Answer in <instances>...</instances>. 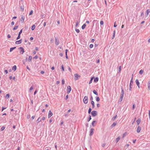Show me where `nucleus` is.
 Listing matches in <instances>:
<instances>
[{"label": "nucleus", "instance_id": "nucleus-1", "mask_svg": "<svg viewBox=\"0 0 150 150\" xmlns=\"http://www.w3.org/2000/svg\"><path fill=\"white\" fill-rule=\"evenodd\" d=\"M83 102L85 104H87L88 103V98L87 96H85L83 99Z\"/></svg>", "mask_w": 150, "mask_h": 150}, {"label": "nucleus", "instance_id": "nucleus-2", "mask_svg": "<svg viewBox=\"0 0 150 150\" xmlns=\"http://www.w3.org/2000/svg\"><path fill=\"white\" fill-rule=\"evenodd\" d=\"M133 81L132 79H132L130 81V82L129 84V90L130 91H132V86L133 84Z\"/></svg>", "mask_w": 150, "mask_h": 150}, {"label": "nucleus", "instance_id": "nucleus-3", "mask_svg": "<svg viewBox=\"0 0 150 150\" xmlns=\"http://www.w3.org/2000/svg\"><path fill=\"white\" fill-rule=\"evenodd\" d=\"M91 114L93 117H95L97 115V112L96 111L93 110L91 112Z\"/></svg>", "mask_w": 150, "mask_h": 150}, {"label": "nucleus", "instance_id": "nucleus-4", "mask_svg": "<svg viewBox=\"0 0 150 150\" xmlns=\"http://www.w3.org/2000/svg\"><path fill=\"white\" fill-rule=\"evenodd\" d=\"M74 80L76 81L78 79V78L79 77H80V75H79L77 74H74Z\"/></svg>", "mask_w": 150, "mask_h": 150}, {"label": "nucleus", "instance_id": "nucleus-5", "mask_svg": "<svg viewBox=\"0 0 150 150\" xmlns=\"http://www.w3.org/2000/svg\"><path fill=\"white\" fill-rule=\"evenodd\" d=\"M19 49H20V53L22 54H23L25 52L24 48L22 47H19Z\"/></svg>", "mask_w": 150, "mask_h": 150}, {"label": "nucleus", "instance_id": "nucleus-6", "mask_svg": "<svg viewBox=\"0 0 150 150\" xmlns=\"http://www.w3.org/2000/svg\"><path fill=\"white\" fill-rule=\"evenodd\" d=\"M22 30H23V29H21L20 31L19 32V33L18 36L17 37V39H16L17 40H18L20 38V35H21V34L22 33Z\"/></svg>", "mask_w": 150, "mask_h": 150}, {"label": "nucleus", "instance_id": "nucleus-7", "mask_svg": "<svg viewBox=\"0 0 150 150\" xmlns=\"http://www.w3.org/2000/svg\"><path fill=\"white\" fill-rule=\"evenodd\" d=\"M55 43L56 45H57L59 44V41L57 38H55Z\"/></svg>", "mask_w": 150, "mask_h": 150}, {"label": "nucleus", "instance_id": "nucleus-8", "mask_svg": "<svg viewBox=\"0 0 150 150\" xmlns=\"http://www.w3.org/2000/svg\"><path fill=\"white\" fill-rule=\"evenodd\" d=\"M71 90V88L70 86H68L67 87V93H69Z\"/></svg>", "mask_w": 150, "mask_h": 150}, {"label": "nucleus", "instance_id": "nucleus-9", "mask_svg": "<svg viewBox=\"0 0 150 150\" xmlns=\"http://www.w3.org/2000/svg\"><path fill=\"white\" fill-rule=\"evenodd\" d=\"M94 129L93 128H91V129L90 131L89 135L91 136L93 135V133Z\"/></svg>", "mask_w": 150, "mask_h": 150}, {"label": "nucleus", "instance_id": "nucleus-10", "mask_svg": "<svg viewBox=\"0 0 150 150\" xmlns=\"http://www.w3.org/2000/svg\"><path fill=\"white\" fill-rule=\"evenodd\" d=\"M53 115V113L51 112L50 110L49 111L48 114V118H50Z\"/></svg>", "mask_w": 150, "mask_h": 150}, {"label": "nucleus", "instance_id": "nucleus-11", "mask_svg": "<svg viewBox=\"0 0 150 150\" xmlns=\"http://www.w3.org/2000/svg\"><path fill=\"white\" fill-rule=\"evenodd\" d=\"M21 16V23H23V22L24 20L25 19V17L23 15H22Z\"/></svg>", "mask_w": 150, "mask_h": 150}, {"label": "nucleus", "instance_id": "nucleus-12", "mask_svg": "<svg viewBox=\"0 0 150 150\" xmlns=\"http://www.w3.org/2000/svg\"><path fill=\"white\" fill-rule=\"evenodd\" d=\"M22 39H21L18 41H17L15 42V44L18 45L20 44L22 42Z\"/></svg>", "mask_w": 150, "mask_h": 150}, {"label": "nucleus", "instance_id": "nucleus-13", "mask_svg": "<svg viewBox=\"0 0 150 150\" xmlns=\"http://www.w3.org/2000/svg\"><path fill=\"white\" fill-rule=\"evenodd\" d=\"M141 127H140V126H138L137 130V133H139L140 132L141 130Z\"/></svg>", "mask_w": 150, "mask_h": 150}, {"label": "nucleus", "instance_id": "nucleus-14", "mask_svg": "<svg viewBox=\"0 0 150 150\" xmlns=\"http://www.w3.org/2000/svg\"><path fill=\"white\" fill-rule=\"evenodd\" d=\"M135 82L136 83L138 87H139V88L140 83H139V82L138 80L137 79H136V80L135 81Z\"/></svg>", "mask_w": 150, "mask_h": 150}, {"label": "nucleus", "instance_id": "nucleus-15", "mask_svg": "<svg viewBox=\"0 0 150 150\" xmlns=\"http://www.w3.org/2000/svg\"><path fill=\"white\" fill-rule=\"evenodd\" d=\"M150 12V9H148L146 11V16L147 17L149 13Z\"/></svg>", "mask_w": 150, "mask_h": 150}, {"label": "nucleus", "instance_id": "nucleus-16", "mask_svg": "<svg viewBox=\"0 0 150 150\" xmlns=\"http://www.w3.org/2000/svg\"><path fill=\"white\" fill-rule=\"evenodd\" d=\"M17 69V67L16 65L12 67V69L14 71H15Z\"/></svg>", "mask_w": 150, "mask_h": 150}, {"label": "nucleus", "instance_id": "nucleus-17", "mask_svg": "<svg viewBox=\"0 0 150 150\" xmlns=\"http://www.w3.org/2000/svg\"><path fill=\"white\" fill-rule=\"evenodd\" d=\"M141 122V119L140 118H138L137 120V122L138 125H139Z\"/></svg>", "mask_w": 150, "mask_h": 150}, {"label": "nucleus", "instance_id": "nucleus-18", "mask_svg": "<svg viewBox=\"0 0 150 150\" xmlns=\"http://www.w3.org/2000/svg\"><path fill=\"white\" fill-rule=\"evenodd\" d=\"M98 81V77H96L94 78V81L95 82H97Z\"/></svg>", "mask_w": 150, "mask_h": 150}, {"label": "nucleus", "instance_id": "nucleus-19", "mask_svg": "<svg viewBox=\"0 0 150 150\" xmlns=\"http://www.w3.org/2000/svg\"><path fill=\"white\" fill-rule=\"evenodd\" d=\"M91 104L92 105V108H93L95 107L94 102L93 101H91Z\"/></svg>", "mask_w": 150, "mask_h": 150}, {"label": "nucleus", "instance_id": "nucleus-20", "mask_svg": "<svg viewBox=\"0 0 150 150\" xmlns=\"http://www.w3.org/2000/svg\"><path fill=\"white\" fill-rule=\"evenodd\" d=\"M32 58V57L31 56H30L29 57V58H28V61L29 62H30L31 61Z\"/></svg>", "mask_w": 150, "mask_h": 150}, {"label": "nucleus", "instance_id": "nucleus-21", "mask_svg": "<svg viewBox=\"0 0 150 150\" xmlns=\"http://www.w3.org/2000/svg\"><path fill=\"white\" fill-rule=\"evenodd\" d=\"M16 48V47H11L10 48V52H12L13 50L15 49Z\"/></svg>", "mask_w": 150, "mask_h": 150}, {"label": "nucleus", "instance_id": "nucleus-22", "mask_svg": "<svg viewBox=\"0 0 150 150\" xmlns=\"http://www.w3.org/2000/svg\"><path fill=\"white\" fill-rule=\"evenodd\" d=\"M86 26V24L85 23V24H84L81 27V28L83 30L84 29V28H85Z\"/></svg>", "mask_w": 150, "mask_h": 150}, {"label": "nucleus", "instance_id": "nucleus-23", "mask_svg": "<svg viewBox=\"0 0 150 150\" xmlns=\"http://www.w3.org/2000/svg\"><path fill=\"white\" fill-rule=\"evenodd\" d=\"M117 116V115H116L115 116L112 117L111 119L112 120L114 121L116 119V117Z\"/></svg>", "mask_w": 150, "mask_h": 150}, {"label": "nucleus", "instance_id": "nucleus-24", "mask_svg": "<svg viewBox=\"0 0 150 150\" xmlns=\"http://www.w3.org/2000/svg\"><path fill=\"white\" fill-rule=\"evenodd\" d=\"M148 87L149 90H150V81H149L148 82Z\"/></svg>", "mask_w": 150, "mask_h": 150}, {"label": "nucleus", "instance_id": "nucleus-25", "mask_svg": "<svg viewBox=\"0 0 150 150\" xmlns=\"http://www.w3.org/2000/svg\"><path fill=\"white\" fill-rule=\"evenodd\" d=\"M117 124V122H114L111 125L112 127H113L115 126Z\"/></svg>", "mask_w": 150, "mask_h": 150}, {"label": "nucleus", "instance_id": "nucleus-26", "mask_svg": "<svg viewBox=\"0 0 150 150\" xmlns=\"http://www.w3.org/2000/svg\"><path fill=\"white\" fill-rule=\"evenodd\" d=\"M93 93L96 96H98V93L95 90H94L93 91Z\"/></svg>", "mask_w": 150, "mask_h": 150}, {"label": "nucleus", "instance_id": "nucleus-27", "mask_svg": "<svg viewBox=\"0 0 150 150\" xmlns=\"http://www.w3.org/2000/svg\"><path fill=\"white\" fill-rule=\"evenodd\" d=\"M35 28V25L34 24L31 27V30H34Z\"/></svg>", "mask_w": 150, "mask_h": 150}, {"label": "nucleus", "instance_id": "nucleus-28", "mask_svg": "<svg viewBox=\"0 0 150 150\" xmlns=\"http://www.w3.org/2000/svg\"><path fill=\"white\" fill-rule=\"evenodd\" d=\"M120 138V137H118L116 139L115 141L116 143H117L119 141Z\"/></svg>", "mask_w": 150, "mask_h": 150}, {"label": "nucleus", "instance_id": "nucleus-29", "mask_svg": "<svg viewBox=\"0 0 150 150\" xmlns=\"http://www.w3.org/2000/svg\"><path fill=\"white\" fill-rule=\"evenodd\" d=\"M96 100L98 102L99 101L100 99L99 98L98 96H96Z\"/></svg>", "mask_w": 150, "mask_h": 150}, {"label": "nucleus", "instance_id": "nucleus-30", "mask_svg": "<svg viewBox=\"0 0 150 150\" xmlns=\"http://www.w3.org/2000/svg\"><path fill=\"white\" fill-rule=\"evenodd\" d=\"M20 8L21 11H23L24 10V6H21Z\"/></svg>", "mask_w": 150, "mask_h": 150}, {"label": "nucleus", "instance_id": "nucleus-31", "mask_svg": "<svg viewBox=\"0 0 150 150\" xmlns=\"http://www.w3.org/2000/svg\"><path fill=\"white\" fill-rule=\"evenodd\" d=\"M33 86H31L30 88V90H29V92H31V91L32 90H33Z\"/></svg>", "mask_w": 150, "mask_h": 150}, {"label": "nucleus", "instance_id": "nucleus-32", "mask_svg": "<svg viewBox=\"0 0 150 150\" xmlns=\"http://www.w3.org/2000/svg\"><path fill=\"white\" fill-rule=\"evenodd\" d=\"M96 122V121H93L92 122V125L93 127H94L95 126V125H94V123Z\"/></svg>", "mask_w": 150, "mask_h": 150}, {"label": "nucleus", "instance_id": "nucleus-33", "mask_svg": "<svg viewBox=\"0 0 150 150\" xmlns=\"http://www.w3.org/2000/svg\"><path fill=\"white\" fill-rule=\"evenodd\" d=\"M94 78V77H92L91 78V80L89 82V84H90L92 83V80Z\"/></svg>", "mask_w": 150, "mask_h": 150}, {"label": "nucleus", "instance_id": "nucleus-34", "mask_svg": "<svg viewBox=\"0 0 150 150\" xmlns=\"http://www.w3.org/2000/svg\"><path fill=\"white\" fill-rule=\"evenodd\" d=\"M92 110V109L90 108L88 110V112L89 114H90Z\"/></svg>", "mask_w": 150, "mask_h": 150}, {"label": "nucleus", "instance_id": "nucleus-35", "mask_svg": "<svg viewBox=\"0 0 150 150\" xmlns=\"http://www.w3.org/2000/svg\"><path fill=\"white\" fill-rule=\"evenodd\" d=\"M91 119V117L90 115H89V117L87 120L88 122H89Z\"/></svg>", "mask_w": 150, "mask_h": 150}, {"label": "nucleus", "instance_id": "nucleus-36", "mask_svg": "<svg viewBox=\"0 0 150 150\" xmlns=\"http://www.w3.org/2000/svg\"><path fill=\"white\" fill-rule=\"evenodd\" d=\"M122 91H121V94H124V91L123 89L122 88H121Z\"/></svg>", "mask_w": 150, "mask_h": 150}, {"label": "nucleus", "instance_id": "nucleus-37", "mask_svg": "<svg viewBox=\"0 0 150 150\" xmlns=\"http://www.w3.org/2000/svg\"><path fill=\"white\" fill-rule=\"evenodd\" d=\"M9 94H7L6 95V96H5V98H9Z\"/></svg>", "mask_w": 150, "mask_h": 150}, {"label": "nucleus", "instance_id": "nucleus-38", "mask_svg": "<svg viewBox=\"0 0 150 150\" xmlns=\"http://www.w3.org/2000/svg\"><path fill=\"white\" fill-rule=\"evenodd\" d=\"M5 127L3 126L1 128V131H3V130H4L5 129Z\"/></svg>", "mask_w": 150, "mask_h": 150}, {"label": "nucleus", "instance_id": "nucleus-39", "mask_svg": "<svg viewBox=\"0 0 150 150\" xmlns=\"http://www.w3.org/2000/svg\"><path fill=\"white\" fill-rule=\"evenodd\" d=\"M41 119L40 117H39L38 120H37V121L38 122H39L41 121Z\"/></svg>", "mask_w": 150, "mask_h": 150}, {"label": "nucleus", "instance_id": "nucleus-40", "mask_svg": "<svg viewBox=\"0 0 150 150\" xmlns=\"http://www.w3.org/2000/svg\"><path fill=\"white\" fill-rule=\"evenodd\" d=\"M143 70H141L139 71V73L140 74H143Z\"/></svg>", "mask_w": 150, "mask_h": 150}, {"label": "nucleus", "instance_id": "nucleus-41", "mask_svg": "<svg viewBox=\"0 0 150 150\" xmlns=\"http://www.w3.org/2000/svg\"><path fill=\"white\" fill-rule=\"evenodd\" d=\"M61 68H62V70L63 71H64V66L63 65H62L61 66Z\"/></svg>", "mask_w": 150, "mask_h": 150}, {"label": "nucleus", "instance_id": "nucleus-42", "mask_svg": "<svg viewBox=\"0 0 150 150\" xmlns=\"http://www.w3.org/2000/svg\"><path fill=\"white\" fill-rule=\"evenodd\" d=\"M135 107H136V106H135V104H133V106H132V109L134 110V108H135Z\"/></svg>", "mask_w": 150, "mask_h": 150}, {"label": "nucleus", "instance_id": "nucleus-43", "mask_svg": "<svg viewBox=\"0 0 150 150\" xmlns=\"http://www.w3.org/2000/svg\"><path fill=\"white\" fill-rule=\"evenodd\" d=\"M93 45L92 44H91L89 45V48H92L93 47Z\"/></svg>", "mask_w": 150, "mask_h": 150}, {"label": "nucleus", "instance_id": "nucleus-44", "mask_svg": "<svg viewBox=\"0 0 150 150\" xmlns=\"http://www.w3.org/2000/svg\"><path fill=\"white\" fill-rule=\"evenodd\" d=\"M121 66H120L119 68V70L118 71V72L119 73L121 71Z\"/></svg>", "mask_w": 150, "mask_h": 150}, {"label": "nucleus", "instance_id": "nucleus-45", "mask_svg": "<svg viewBox=\"0 0 150 150\" xmlns=\"http://www.w3.org/2000/svg\"><path fill=\"white\" fill-rule=\"evenodd\" d=\"M18 27V26H15L13 29V30H14L16 29Z\"/></svg>", "mask_w": 150, "mask_h": 150}, {"label": "nucleus", "instance_id": "nucleus-46", "mask_svg": "<svg viewBox=\"0 0 150 150\" xmlns=\"http://www.w3.org/2000/svg\"><path fill=\"white\" fill-rule=\"evenodd\" d=\"M75 31L76 32H77L78 33H79L80 32L79 30L78 29H76Z\"/></svg>", "mask_w": 150, "mask_h": 150}, {"label": "nucleus", "instance_id": "nucleus-47", "mask_svg": "<svg viewBox=\"0 0 150 150\" xmlns=\"http://www.w3.org/2000/svg\"><path fill=\"white\" fill-rule=\"evenodd\" d=\"M33 10L31 11H30V12L29 14V15H32L33 13Z\"/></svg>", "mask_w": 150, "mask_h": 150}, {"label": "nucleus", "instance_id": "nucleus-48", "mask_svg": "<svg viewBox=\"0 0 150 150\" xmlns=\"http://www.w3.org/2000/svg\"><path fill=\"white\" fill-rule=\"evenodd\" d=\"M123 97H120V99L119 100V101L120 102H121L122 101V99H123Z\"/></svg>", "mask_w": 150, "mask_h": 150}, {"label": "nucleus", "instance_id": "nucleus-49", "mask_svg": "<svg viewBox=\"0 0 150 150\" xmlns=\"http://www.w3.org/2000/svg\"><path fill=\"white\" fill-rule=\"evenodd\" d=\"M62 85H63V84H64V79H62Z\"/></svg>", "mask_w": 150, "mask_h": 150}, {"label": "nucleus", "instance_id": "nucleus-50", "mask_svg": "<svg viewBox=\"0 0 150 150\" xmlns=\"http://www.w3.org/2000/svg\"><path fill=\"white\" fill-rule=\"evenodd\" d=\"M6 108H4V107H2V108L1 111H3L4 109H6Z\"/></svg>", "mask_w": 150, "mask_h": 150}, {"label": "nucleus", "instance_id": "nucleus-51", "mask_svg": "<svg viewBox=\"0 0 150 150\" xmlns=\"http://www.w3.org/2000/svg\"><path fill=\"white\" fill-rule=\"evenodd\" d=\"M100 23L101 25H103V21H100Z\"/></svg>", "mask_w": 150, "mask_h": 150}, {"label": "nucleus", "instance_id": "nucleus-52", "mask_svg": "<svg viewBox=\"0 0 150 150\" xmlns=\"http://www.w3.org/2000/svg\"><path fill=\"white\" fill-rule=\"evenodd\" d=\"M136 118H135L134 120L132 122V124H133L134 123V122L136 120Z\"/></svg>", "mask_w": 150, "mask_h": 150}, {"label": "nucleus", "instance_id": "nucleus-53", "mask_svg": "<svg viewBox=\"0 0 150 150\" xmlns=\"http://www.w3.org/2000/svg\"><path fill=\"white\" fill-rule=\"evenodd\" d=\"M38 56L37 55H36L33 57V58L35 59H36L38 58Z\"/></svg>", "mask_w": 150, "mask_h": 150}, {"label": "nucleus", "instance_id": "nucleus-54", "mask_svg": "<svg viewBox=\"0 0 150 150\" xmlns=\"http://www.w3.org/2000/svg\"><path fill=\"white\" fill-rule=\"evenodd\" d=\"M93 97L92 96H91V97L90 98V100H91V101H93Z\"/></svg>", "mask_w": 150, "mask_h": 150}, {"label": "nucleus", "instance_id": "nucleus-55", "mask_svg": "<svg viewBox=\"0 0 150 150\" xmlns=\"http://www.w3.org/2000/svg\"><path fill=\"white\" fill-rule=\"evenodd\" d=\"M105 143H103V144H102V146L103 147H105Z\"/></svg>", "mask_w": 150, "mask_h": 150}, {"label": "nucleus", "instance_id": "nucleus-56", "mask_svg": "<svg viewBox=\"0 0 150 150\" xmlns=\"http://www.w3.org/2000/svg\"><path fill=\"white\" fill-rule=\"evenodd\" d=\"M7 37L8 38H11V36L9 34L8 35Z\"/></svg>", "mask_w": 150, "mask_h": 150}, {"label": "nucleus", "instance_id": "nucleus-57", "mask_svg": "<svg viewBox=\"0 0 150 150\" xmlns=\"http://www.w3.org/2000/svg\"><path fill=\"white\" fill-rule=\"evenodd\" d=\"M68 97H69V96L68 95H67L66 96V97H65V99L66 100H67L68 99Z\"/></svg>", "mask_w": 150, "mask_h": 150}, {"label": "nucleus", "instance_id": "nucleus-58", "mask_svg": "<svg viewBox=\"0 0 150 150\" xmlns=\"http://www.w3.org/2000/svg\"><path fill=\"white\" fill-rule=\"evenodd\" d=\"M14 22L13 21L11 23V25H14Z\"/></svg>", "mask_w": 150, "mask_h": 150}, {"label": "nucleus", "instance_id": "nucleus-59", "mask_svg": "<svg viewBox=\"0 0 150 150\" xmlns=\"http://www.w3.org/2000/svg\"><path fill=\"white\" fill-rule=\"evenodd\" d=\"M35 50H36V51H38V50L39 48H38V47H35Z\"/></svg>", "mask_w": 150, "mask_h": 150}, {"label": "nucleus", "instance_id": "nucleus-60", "mask_svg": "<svg viewBox=\"0 0 150 150\" xmlns=\"http://www.w3.org/2000/svg\"><path fill=\"white\" fill-rule=\"evenodd\" d=\"M97 107L98 108H99V107H100V105L98 103V104H97Z\"/></svg>", "mask_w": 150, "mask_h": 150}, {"label": "nucleus", "instance_id": "nucleus-61", "mask_svg": "<svg viewBox=\"0 0 150 150\" xmlns=\"http://www.w3.org/2000/svg\"><path fill=\"white\" fill-rule=\"evenodd\" d=\"M45 73V72L44 71H40V73L41 74H44Z\"/></svg>", "mask_w": 150, "mask_h": 150}, {"label": "nucleus", "instance_id": "nucleus-62", "mask_svg": "<svg viewBox=\"0 0 150 150\" xmlns=\"http://www.w3.org/2000/svg\"><path fill=\"white\" fill-rule=\"evenodd\" d=\"M4 72L6 73V74H7L8 73V71L7 70H4Z\"/></svg>", "mask_w": 150, "mask_h": 150}, {"label": "nucleus", "instance_id": "nucleus-63", "mask_svg": "<svg viewBox=\"0 0 150 150\" xmlns=\"http://www.w3.org/2000/svg\"><path fill=\"white\" fill-rule=\"evenodd\" d=\"M149 117L150 118V110H149Z\"/></svg>", "mask_w": 150, "mask_h": 150}, {"label": "nucleus", "instance_id": "nucleus-64", "mask_svg": "<svg viewBox=\"0 0 150 150\" xmlns=\"http://www.w3.org/2000/svg\"><path fill=\"white\" fill-rule=\"evenodd\" d=\"M59 55L61 56V57H62L63 56V54L62 53H59Z\"/></svg>", "mask_w": 150, "mask_h": 150}]
</instances>
